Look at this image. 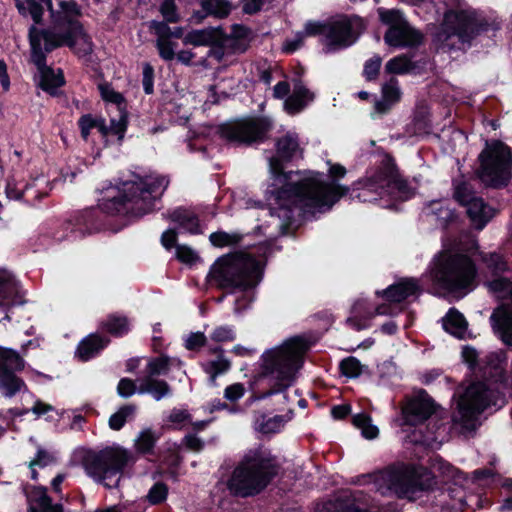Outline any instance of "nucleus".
Wrapping results in <instances>:
<instances>
[{"instance_id":"obj_27","label":"nucleus","mask_w":512,"mask_h":512,"mask_svg":"<svg viewBox=\"0 0 512 512\" xmlns=\"http://www.w3.org/2000/svg\"><path fill=\"white\" fill-rule=\"evenodd\" d=\"M167 218L191 234H200L201 226L197 214L186 208H177L167 215Z\"/></svg>"},{"instance_id":"obj_15","label":"nucleus","mask_w":512,"mask_h":512,"mask_svg":"<svg viewBox=\"0 0 512 512\" xmlns=\"http://www.w3.org/2000/svg\"><path fill=\"white\" fill-rule=\"evenodd\" d=\"M365 24L358 16L347 17L328 23L324 39V52L330 53L351 46L357 39L355 30L364 29Z\"/></svg>"},{"instance_id":"obj_48","label":"nucleus","mask_w":512,"mask_h":512,"mask_svg":"<svg viewBox=\"0 0 512 512\" xmlns=\"http://www.w3.org/2000/svg\"><path fill=\"white\" fill-rule=\"evenodd\" d=\"M381 65L382 58L379 55H374L365 61L362 76L368 82L376 81L380 73Z\"/></svg>"},{"instance_id":"obj_3","label":"nucleus","mask_w":512,"mask_h":512,"mask_svg":"<svg viewBox=\"0 0 512 512\" xmlns=\"http://www.w3.org/2000/svg\"><path fill=\"white\" fill-rule=\"evenodd\" d=\"M501 29V22L496 18L482 15L475 9H448L443 16L439 31L435 34V41L442 49L454 48L453 38L461 44L471 46L478 36L492 38Z\"/></svg>"},{"instance_id":"obj_25","label":"nucleus","mask_w":512,"mask_h":512,"mask_svg":"<svg viewBox=\"0 0 512 512\" xmlns=\"http://www.w3.org/2000/svg\"><path fill=\"white\" fill-rule=\"evenodd\" d=\"M490 320L493 329L500 335L502 341L512 346V309L501 305L494 309Z\"/></svg>"},{"instance_id":"obj_20","label":"nucleus","mask_w":512,"mask_h":512,"mask_svg":"<svg viewBox=\"0 0 512 512\" xmlns=\"http://www.w3.org/2000/svg\"><path fill=\"white\" fill-rule=\"evenodd\" d=\"M435 412V404L425 391L410 399L402 408L404 423L411 426L426 421Z\"/></svg>"},{"instance_id":"obj_9","label":"nucleus","mask_w":512,"mask_h":512,"mask_svg":"<svg viewBox=\"0 0 512 512\" xmlns=\"http://www.w3.org/2000/svg\"><path fill=\"white\" fill-rule=\"evenodd\" d=\"M274 129L266 115H252L224 122L217 126L219 137L235 147H252L265 143Z\"/></svg>"},{"instance_id":"obj_49","label":"nucleus","mask_w":512,"mask_h":512,"mask_svg":"<svg viewBox=\"0 0 512 512\" xmlns=\"http://www.w3.org/2000/svg\"><path fill=\"white\" fill-rule=\"evenodd\" d=\"M170 369V363L168 357H156L149 361L147 364L145 377H156L162 374H167Z\"/></svg>"},{"instance_id":"obj_6","label":"nucleus","mask_w":512,"mask_h":512,"mask_svg":"<svg viewBox=\"0 0 512 512\" xmlns=\"http://www.w3.org/2000/svg\"><path fill=\"white\" fill-rule=\"evenodd\" d=\"M475 175L487 189H505L512 179V148L499 139H487L477 157Z\"/></svg>"},{"instance_id":"obj_1","label":"nucleus","mask_w":512,"mask_h":512,"mask_svg":"<svg viewBox=\"0 0 512 512\" xmlns=\"http://www.w3.org/2000/svg\"><path fill=\"white\" fill-rule=\"evenodd\" d=\"M506 354L502 351L493 352L486 356L479 372L482 378L491 383L498 384L491 389L485 382H474L469 385L458 401V415L454 416L455 423H459L466 431H474L480 414L489 406H502L505 402L500 387H508L506 373Z\"/></svg>"},{"instance_id":"obj_4","label":"nucleus","mask_w":512,"mask_h":512,"mask_svg":"<svg viewBox=\"0 0 512 512\" xmlns=\"http://www.w3.org/2000/svg\"><path fill=\"white\" fill-rule=\"evenodd\" d=\"M279 468L276 458L269 453L261 449L251 450L234 469L228 488L240 497L257 495L277 476Z\"/></svg>"},{"instance_id":"obj_43","label":"nucleus","mask_w":512,"mask_h":512,"mask_svg":"<svg viewBox=\"0 0 512 512\" xmlns=\"http://www.w3.org/2000/svg\"><path fill=\"white\" fill-rule=\"evenodd\" d=\"M213 352H220V355L217 357V359L209 361L205 365V371L210 375L211 382L214 383L216 377L219 374L226 372L230 368L231 364L229 360L223 357V350L221 348H216L215 350H213Z\"/></svg>"},{"instance_id":"obj_63","label":"nucleus","mask_w":512,"mask_h":512,"mask_svg":"<svg viewBox=\"0 0 512 512\" xmlns=\"http://www.w3.org/2000/svg\"><path fill=\"white\" fill-rule=\"evenodd\" d=\"M328 23L320 21H308L305 24V34L307 36H318L323 35L326 37Z\"/></svg>"},{"instance_id":"obj_18","label":"nucleus","mask_w":512,"mask_h":512,"mask_svg":"<svg viewBox=\"0 0 512 512\" xmlns=\"http://www.w3.org/2000/svg\"><path fill=\"white\" fill-rule=\"evenodd\" d=\"M381 479L386 484L387 490L399 497L408 496L417 490L413 471L404 465L388 468L382 472Z\"/></svg>"},{"instance_id":"obj_44","label":"nucleus","mask_w":512,"mask_h":512,"mask_svg":"<svg viewBox=\"0 0 512 512\" xmlns=\"http://www.w3.org/2000/svg\"><path fill=\"white\" fill-rule=\"evenodd\" d=\"M353 424L360 428L362 435L367 439H374L378 436L379 430L376 426L371 424V418L364 413H359L353 416Z\"/></svg>"},{"instance_id":"obj_45","label":"nucleus","mask_w":512,"mask_h":512,"mask_svg":"<svg viewBox=\"0 0 512 512\" xmlns=\"http://www.w3.org/2000/svg\"><path fill=\"white\" fill-rule=\"evenodd\" d=\"M136 407L133 404L122 406L116 413L111 415L109 419V427L112 430H120L128 417L135 413Z\"/></svg>"},{"instance_id":"obj_12","label":"nucleus","mask_w":512,"mask_h":512,"mask_svg":"<svg viewBox=\"0 0 512 512\" xmlns=\"http://www.w3.org/2000/svg\"><path fill=\"white\" fill-rule=\"evenodd\" d=\"M343 194H271L274 203H269L271 214H277L280 218L291 222L293 212H323V208L329 209Z\"/></svg>"},{"instance_id":"obj_23","label":"nucleus","mask_w":512,"mask_h":512,"mask_svg":"<svg viewBox=\"0 0 512 512\" xmlns=\"http://www.w3.org/2000/svg\"><path fill=\"white\" fill-rule=\"evenodd\" d=\"M200 10L192 14L196 24H202L207 17L225 19L232 11V4L228 0H198Z\"/></svg>"},{"instance_id":"obj_30","label":"nucleus","mask_w":512,"mask_h":512,"mask_svg":"<svg viewBox=\"0 0 512 512\" xmlns=\"http://www.w3.org/2000/svg\"><path fill=\"white\" fill-rule=\"evenodd\" d=\"M66 83L63 71L58 69V73H55L53 68L46 67L45 70L40 72L39 87L50 96H58V89L64 86Z\"/></svg>"},{"instance_id":"obj_7","label":"nucleus","mask_w":512,"mask_h":512,"mask_svg":"<svg viewBox=\"0 0 512 512\" xmlns=\"http://www.w3.org/2000/svg\"><path fill=\"white\" fill-rule=\"evenodd\" d=\"M430 276L434 284L450 293H466L474 287L477 268L465 254L442 252L435 258Z\"/></svg>"},{"instance_id":"obj_29","label":"nucleus","mask_w":512,"mask_h":512,"mask_svg":"<svg viewBox=\"0 0 512 512\" xmlns=\"http://www.w3.org/2000/svg\"><path fill=\"white\" fill-rule=\"evenodd\" d=\"M223 31L222 26L191 30L184 36L183 43L193 46H209Z\"/></svg>"},{"instance_id":"obj_5","label":"nucleus","mask_w":512,"mask_h":512,"mask_svg":"<svg viewBox=\"0 0 512 512\" xmlns=\"http://www.w3.org/2000/svg\"><path fill=\"white\" fill-rule=\"evenodd\" d=\"M275 154L269 158V177L267 188L264 192H282L298 189L297 181L303 179L306 171H286L285 166L298 158L303 157V149L300 146L299 135L293 131H287L284 135L274 140Z\"/></svg>"},{"instance_id":"obj_34","label":"nucleus","mask_w":512,"mask_h":512,"mask_svg":"<svg viewBox=\"0 0 512 512\" xmlns=\"http://www.w3.org/2000/svg\"><path fill=\"white\" fill-rule=\"evenodd\" d=\"M138 392L140 394L149 393L156 400H160L169 394L170 386L164 380H158L155 377H144L140 380Z\"/></svg>"},{"instance_id":"obj_21","label":"nucleus","mask_w":512,"mask_h":512,"mask_svg":"<svg viewBox=\"0 0 512 512\" xmlns=\"http://www.w3.org/2000/svg\"><path fill=\"white\" fill-rule=\"evenodd\" d=\"M134 180L123 183V188L118 192H165L170 183L166 175L150 172L145 175L133 174Z\"/></svg>"},{"instance_id":"obj_17","label":"nucleus","mask_w":512,"mask_h":512,"mask_svg":"<svg viewBox=\"0 0 512 512\" xmlns=\"http://www.w3.org/2000/svg\"><path fill=\"white\" fill-rule=\"evenodd\" d=\"M159 197H143V194H118L102 204L107 213H131L136 216L153 210L151 200Z\"/></svg>"},{"instance_id":"obj_41","label":"nucleus","mask_w":512,"mask_h":512,"mask_svg":"<svg viewBox=\"0 0 512 512\" xmlns=\"http://www.w3.org/2000/svg\"><path fill=\"white\" fill-rule=\"evenodd\" d=\"M102 328L113 336H120L129 329V321L126 316L110 315L104 322Z\"/></svg>"},{"instance_id":"obj_35","label":"nucleus","mask_w":512,"mask_h":512,"mask_svg":"<svg viewBox=\"0 0 512 512\" xmlns=\"http://www.w3.org/2000/svg\"><path fill=\"white\" fill-rule=\"evenodd\" d=\"M28 33L37 36L39 42L44 41V50L51 53L57 48L65 46L61 38V33H56L50 29H39L35 25L29 27Z\"/></svg>"},{"instance_id":"obj_2","label":"nucleus","mask_w":512,"mask_h":512,"mask_svg":"<svg viewBox=\"0 0 512 512\" xmlns=\"http://www.w3.org/2000/svg\"><path fill=\"white\" fill-rule=\"evenodd\" d=\"M310 345L311 343L305 337L294 336L262 355L261 371L258 378L271 377L273 379V383L263 397L283 392L292 385L297 372L303 366L304 356Z\"/></svg>"},{"instance_id":"obj_60","label":"nucleus","mask_w":512,"mask_h":512,"mask_svg":"<svg viewBox=\"0 0 512 512\" xmlns=\"http://www.w3.org/2000/svg\"><path fill=\"white\" fill-rule=\"evenodd\" d=\"M306 106L307 104L305 101H302L293 94L289 95L284 102V108L290 115L300 113Z\"/></svg>"},{"instance_id":"obj_64","label":"nucleus","mask_w":512,"mask_h":512,"mask_svg":"<svg viewBox=\"0 0 512 512\" xmlns=\"http://www.w3.org/2000/svg\"><path fill=\"white\" fill-rule=\"evenodd\" d=\"M176 255L181 262L186 264H192L198 260L197 254L187 246H176Z\"/></svg>"},{"instance_id":"obj_51","label":"nucleus","mask_w":512,"mask_h":512,"mask_svg":"<svg viewBox=\"0 0 512 512\" xmlns=\"http://www.w3.org/2000/svg\"><path fill=\"white\" fill-rule=\"evenodd\" d=\"M156 48L158 50V54L160 58L165 61H171L175 58V47L178 45L176 42H173L169 39L162 38L161 36H156Z\"/></svg>"},{"instance_id":"obj_53","label":"nucleus","mask_w":512,"mask_h":512,"mask_svg":"<svg viewBox=\"0 0 512 512\" xmlns=\"http://www.w3.org/2000/svg\"><path fill=\"white\" fill-rule=\"evenodd\" d=\"M168 494V487L163 482H157L150 489L147 500L152 505H157L166 500Z\"/></svg>"},{"instance_id":"obj_37","label":"nucleus","mask_w":512,"mask_h":512,"mask_svg":"<svg viewBox=\"0 0 512 512\" xmlns=\"http://www.w3.org/2000/svg\"><path fill=\"white\" fill-rule=\"evenodd\" d=\"M15 6L21 16L26 17L30 14L34 25L43 24L44 8L40 2L36 0H15Z\"/></svg>"},{"instance_id":"obj_13","label":"nucleus","mask_w":512,"mask_h":512,"mask_svg":"<svg viewBox=\"0 0 512 512\" xmlns=\"http://www.w3.org/2000/svg\"><path fill=\"white\" fill-rule=\"evenodd\" d=\"M377 12L381 23L388 26L383 37L386 45L416 49L423 44V33L412 27L400 10L380 7Z\"/></svg>"},{"instance_id":"obj_50","label":"nucleus","mask_w":512,"mask_h":512,"mask_svg":"<svg viewBox=\"0 0 512 512\" xmlns=\"http://www.w3.org/2000/svg\"><path fill=\"white\" fill-rule=\"evenodd\" d=\"M159 12L163 17L162 22H166V24L178 23L181 20L175 0H163Z\"/></svg>"},{"instance_id":"obj_56","label":"nucleus","mask_w":512,"mask_h":512,"mask_svg":"<svg viewBox=\"0 0 512 512\" xmlns=\"http://www.w3.org/2000/svg\"><path fill=\"white\" fill-rule=\"evenodd\" d=\"M214 246L222 247L230 244H236L241 237L237 234H228L226 232H214L209 237Z\"/></svg>"},{"instance_id":"obj_54","label":"nucleus","mask_w":512,"mask_h":512,"mask_svg":"<svg viewBox=\"0 0 512 512\" xmlns=\"http://www.w3.org/2000/svg\"><path fill=\"white\" fill-rule=\"evenodd\" d=\"M99 91L102 99L106 102H110L118 106H121L126 102L125 97L120 92L115 91L108 84L99 85Z\"/></svg>"},{"instance_id":"obj_11","label":"nucleus","mask_w":512,"mask_h":512,"mask_svg":"<svg viewBox=\"0 0 512 512\" xmlns=\"http://www.w3.org/2000/svg\"><path fill=\"white\" fill-rule=\"evenodd\" d=\"M129 460L130 454L126 450L106 447L98 452H87L82 459V465L90 477L111 489L118 486Z\"/></svg>"},{"instance_id":"obj_46","label":"nucleus","mask_w":512,"mask_h":512,"mask_svg":"<svg viewBox=\"0 0 512 512\" xmlns=\"http://www.w3.org/2000/svg\"><path fill=\"white\" fill-rule=\"evenodd\" d=\"M227 39L228 34L225 32V30L216 37V39L209 45L210 49L207 52V56L214 58L218 62H221L227 53L226 46H227Z\"/></svg>"},{"instance_id":"obj_59","label":"nucleus","mask_w":512,"mask_h":512,"mask_svg":"<svg viewBox=\"0 0 512 512\" xmlns=\"http://www.w3.org/2000/svg\"><path fill=\"white\" fill-rule=\"evenodd\" d=\"M128 127V115L126 112H121L119 120L111 119V126L109 127V133L118 135L120 139L124 137V134Z\"/></svg>"},{"instance_id":"obj_61","label":"nucleus","mask_w":512,"mask_h":512,"mask_svg":"<svg viewBox=\"0 0 512 512\" xmlns=\"http://www.w3.org/2000/svg\"><path fill=\"white\" fill-rule=\"evenodd\" d=\"M59 7L63 12L62 16L76 18L82 15L81 8L75 0H61L59 2Z\"/></svg>"},{"instance_id":"obj_55","label":"nucleus","mask_w":512,"mask_h":512,"mask_svg":"<svg viewBox=\"0 0 512 512\" xmlns=\"http://www.w3.org/2000/svg\"><path fill=\"white\" fill-rule=\"evenodd\" d=\"M97 117L92 114H83L77 122L83 140L87 141L92 129H95Z\"/></svg>"},{"instance_id":"obj_19","label":"nucleus","mask_w":512,"mask_h":512,"mask_svg":"<svg viewBox=\"0 0 512 512\" xmlns=\"http://www.w3.org/2000/svg\"><path fill=\"white\" fill-rule=\"evenodd\" d=\"M474 194H453L454 199L466 207V212L476 229L484 226L494 217L495 209L489 206L481 197Z\"/></svg>"},{"instance_id":"obj_22","label":"nucleus","mask_w":512,"mask_h":512,"mask_svg":"<svg viewBox=\"0 0 512 512\" xmlns=\"http://www.w3.org/2000/svg\"><path fill=\"white\" fill-rule=\"evenodd\" d=\"M476 255L481 263V272L487 279L485 281L486 286L489 281L505 278L503 274L509 271V265L503 255L497 252L484 251H477Z\"/></svg>"},{"instance_id":"obj_33","label":"nucleus","mask_w":512,"mask_h":512,"mask_svg":"<svg viewBox=\"0 0 512 512\" xmlns=\"http://www.w3.org/2000/svg\"><path fill=\"white\" fill-rule=\"evenodd\" d=\"M443 327L450 334L458 338H464L468 323L457 309L451 308L443 318Z\"/></svg>"},{"instance_id":"obj_10","label":"nucleus","mask_w":512,"mask_h":512,"mask_svg":"<svg viewBox=\"0 0 512 512\" xmlns=\"http://www.w3.org/2000/svg\"><path fill=\"white\" fill-rule=\"evenodd\" d=\"M409 177L399 168L395 157L388 152L383 153L381 161L366 176L352 184L353 192L368 190V192H413Z\"/></svg>"},{"instance_id":"obj_52","label":"nucleus","mask_w":512,"mask_h":512,"mask_svg":"<svg viewBox=\"0 0 512 512\" xmlns=\"http://www.w3.org/2000/svg\"><path fill=\"white\" fill-rule=\"evenodd\" d=\"M156 439L157 438L151 429L142 431L136 440V450L143 454L152 452Z\"/></svg>"},{"instance_id":"obj_8","label":"nucleus","mask_w":512,"mask_h":512,"mask_svg":"<svg viewBox=\"0 0 512 512\" xmlns=\"http://www.w3.org/2000/svg\"><path fill=\"white\" fill-rule=\"evenodd\" d=\"M209 276L221 288L246 290L255 287L261 279L259 262L246 253H232L220 257L212 266Z\"/></svg>"},{"instance_id":"obj_58","label":"nucleus","mask_w":512,"mask_h":512,"mask_svg":"<svg viewBox=\"0 0 512 512\" xmlns=\"http://www.w3.org/2000/svg\"><path fill=\"white\" fill-rule=\"evenodd\" d=\"M142 76V85L144 93L147 95L153 94L155 72L153 66L150 63H145L143 65Z\"/></svg>"},{"instance_id":"obj_32","label":"nucleus","mask_w":512,"mask_h":512,"mask_svg":"<svg viewBox=\"0 0 512 512\" xmlns=\"http://www.w3.org/2000/svg\"><path fill=\"white\" fill-rule=\"evenodd\" d=\"M108 342L109 339L98 334H91L80 342L76 353L81 360L86 361L103 349Z\"/></svg>"},{"instance_id":"obj_16","label":"nucleus","mask_w":512,"mask_h":512,"mask_svg":"<svg viewBox=\"0 0 512 512\" xmlns=\"http://www.w3.org/2000/svg\"><path fill=\"white\" fill-rule=\"evenodd\" d=\"M57 25L65 26L61 38L65 46L80 56H90L94 51L92 37L81 21L69 16H59Z\"/></svg>"},{"instance_id":"obj_40","label":"nucleus","mask_w":512,"mask_h":512,"mask_svg":"<svg viewBox=\"0 0 512 512\" xmlns=\"http://www.w3.org/2000/svg\"><path fill=\"white\" fill-rule=\"evenodd\" d=\"M28 39L31 48V60L41 72L48 67L46 57L47 52L44 50L42 43L39 42L37 36L28 33Z\"/></svg>"},{"instance_id":"obj_14","label":"nucleus","mask_w":512,"mask_h":512,"mask_svg":"<svg viewBox=\"0 0 512 512\" xmlns=\"http://www.w3.org/2000/svg\"><path fill=\"white\" fill-rule=\"evenodd\" d=\"M329 165L328 180L323 179V173L306 171L303 179L297 181L298 189L291 192H350V187L341 185L339 181L347 174L346 168L339 163H331Z\"/></svg>"},{"instance_id":"obj_38","label":"nucleus","mask_w":512,"mask_h":512,"mask_svg":"<svg viewBox=\"0 0 512 512\" xmlns=\"http://www.w3.org/2000/svg\"><path fill=\"white\" fill-rule=\"evenodd\" d=\"M415 67L416 65L411 57L406 54H401L387 61L385 64V72L392 75H404L411 72Z\"/></svg>"},{"instance_id":"obj_62","label":"nucleus","mask_w":512,"mask_h":512,"mask_svg":"<svg viewBox=\"0 0 512 512\" xmlns=\"http://www.w3.org/2000/svg\"><path fill=\"white\" fill-rule=\"evenodd\" d=\"M136 391H138V387L135 382L129 378H122L117 386L118 394L123 398H128L132 396Z\"/></svg>"},{"instance_id":"obj_36","label":"nucleus","mask_w":512,"mask_h":512,"mask_svg":"<svg viewBox=\"0 0 512 512\" xmlns=\"http://www.w3.org/2000/svg\"><path fill=\"white\" fill-rule=\"evenodd\" d=\"M26 362L16 350L0 346V372L9 370H24Z\"/></svg>"},{"instance_id":"obj_39","label":"nucleus","mask_w":512,"mask_h":512,"mask_svg":"<svg viewBox=\"0 0 512 512\" xmlns=\"http://www.w3.org/2000/svg\"><path fill=\"white\" fill-rule=\"evenodd\" d=\"M37 497L35 499L38 508L31 506L28 512H63L61 504H53L52 499L47 494V489L44 487L36 490Z\"/></svg>"},{"instance_id":"obj_26","label":"nucleus","mask_w":512,"mask_h":512,"mask_svg":"<svg viewBox=\"0 0 512 512\" xmlns=\"http://www.w3.org/2000/svg\"><path fill=\"white\" fill-rule=\"evenodd\" d=\"M382 98L375 101L374 108L379 114H386L393 105L401 100L402 92L397 78L391 76L390 79L382 85Z\"/></svg>"},{"instance_id":"obj_47","label":"nucleus","mask_w":512,"mask_h":512,"mask_svg":"<svg viewBox=\"0 0 512 512\" xmlns=\"http://www.w3.org/2000/svg\"><path fill=\"white\" fill-rule=\"evenodd\" d=\"M297 76L292 79L293 82V92L292 94L305 101L306 104L312 102L315 98L313 92H311L303 83L301 77L303 74V68H300V71L296 73Z\"/></svg>"},{"instance_id":"obj_28","label":"nucleus","mask_w":512,"mask_h":512,"mask_svg":"<svg viewBox=\"0 0 512 512\" xmlns=\"http://www.w3.org/2000/svg\"><path fill=\"white\" fill-rule=\"evenodd\" d=\"M22 370H9L0 372V392L6 398H12L16 394L26 391L25 381L17 375Z\"/></svg>"},{"instance_id":"obj_31","label":"nucleus","mask_w":512,"mask_h":512,"mask_svg":"<svg viewBox=\"0 0 512 512\" xmlns=\"http://www.w3.org/2000/svg\"><path fill=\"white\" fill-rule=\"evenodd\" d=\"M418 290V285L414 279H406L397 284L389 286L382 292V295L391 302L399 303L409 296L415 294Z\"/></svg>"},{"instance_id":"obj_57","label":"nucleus","mask_w":512,"mask_h":512,"mask_svg":"<svg viewBox=\"0 0 512 512\" xmlns=\"http://www.w3.org/2000/svg\"><path fill=\"white\" fill-rule=\"evenodd\" d=\"M341 372L347 377H357L361 374V364L355 357H348L340 363Z\"/></svg>"},{"instance_id":"obj_42","label":"nucleus","mask_w":512,"mask_h":512,"mask_svg":"<svg viewBox=\"0 0 512 512\" xmlns=\"http://www.w3.org/2000/svg\"><path fill=\"white\" fill-rule=\"evenodd\" d=\"M150 30L156 35L171 40V38L180 39L184 35L182 27L171 28L166 22L152 20L149 23Z\"/></svg>"},{"instance_id":"obj_24","label":"nucleus","mask_w":512,"mask_h":512,"mask_svg":"<svg viewBox=\"0 0 512 512\" xmlns=\"http://www.w3.org/2000/svg\"><path fill=\"white\" fill-rule=\"evenodd\" d=\"M25 303L14 277L6 270L0 271V308Z\"/></svg>"}]
</instances>
